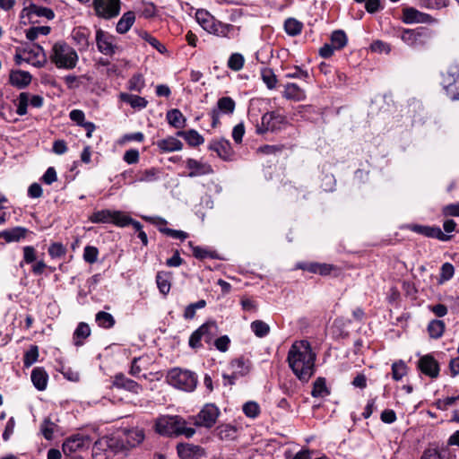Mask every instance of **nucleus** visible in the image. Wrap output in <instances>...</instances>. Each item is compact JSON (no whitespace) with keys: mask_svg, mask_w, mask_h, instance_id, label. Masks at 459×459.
<instances>
[{"mask_svg":"<svg viewBox=\"0 0 459 459\" xmlns=\"http://www.w3.org/2000/svg\"><path fill=\"white\" fill-rule=\"evenodd\" d=\"M316 358L309 342L303 340L291 345L287 360L294 375L300 381L307 382L314 375Z\"/></svg>","mask_w":459,"mask_h":459,"instance_id":"f257e3e1","label":"nucleus"},{"mask_svg":"<svg viewBox=\"0 0 459 459\" xmlns=\"http://www.w3.org/2000/svg\"><path fill=\"white\" fill-rule=\"evenodd\" d=\"M195 19L202 28L211 34L229 39L235 38L238 35V28L232 24L223 23L216 20L207 11L198 10L195 13Z\"/></svg>","mask_w":459,"mask_h":459,"instance_id":"f03ea898","label":"nucleus"},{"mask_svg":"<svg viewBox=\"0 0 459 459\" xmlns=\"http://www.w3.org/2000/svg\"><path fill=\"white\" fill-rule=\"evenodd\" d=\"M49 58L59 69H74L78 63L76 50L65 41L56 42L51 49Z\"/></svg>","mask_w":459,"mask_h":459,"instance_id":"7ed1b4c3","label":"nucleus"},{"mask_svg":"<svg viewBox=\"0 0 459 459\" xmlns=\"http://www.w3.org/2000/svg\"><path fill=\"white\" fill-rule=\"evenodd\" d=\"M166 379L170 385L186 392L194 391L197 385V377L195 373L178 368L170 369Z\"/></svg>","mask_w":459,"mask_h":459,"instance_id":"20e7f679","label":"nucleus"},{"mask_svg":"<svg viewBox=\"0 0 459 459\" xmlns=\"http://www.w3.org/2000/svg\"><path fill=\"white\" fill-rule=\"evenodd\" d=\"M433 32L426 27H418L416 29H403L400 39L407 46L419 48L426 46L430 40Z\"/></svg>","mask_w":459,"mask_h":459,"instance_id":"39448f33","label":"nucleus"},{"mask_svg":"<svg viewBox=\"0 0 459 459\" xmlns=\"http://www.w3.org/2000/svg\"><path fill=\"white\" fill-rule=\"evenodd\" d=\"M218 333L219 327L217 324L213 321L206 322L190 335L189 346L194 349L201 347V340H204L207 344H210Z\"/></svg>","mask_w":459,"mask_h":459,"instance_id":"423d86ee","label":"nucleus"},{"mask_svg":"<svg viewBox=\"0 0 459 459\" xmlns=\"http://www.w3.org/2000/svg\"><path fill=\"white\" fill-rule=\"evenodd\" d=\"M442 85L451 100H459V64L450 65L443 74Z\"/></svg>","mask_w":459,"mask_h":459,"instance_id":"0eeeda50","label":"nucleus"},{"mask_svg":"<svg viewBox=\"0 0 459 459\" xmlns=\"http://www.w3.org/2000/svg\"><path fill=\"white\" fill-rule=\"evenodd\" d=\"M92 4L96 15L105 20L115 18L120 13V0H93Z\"/></svg>","mask_w":459,"mask_h":459,"instance_id":"6e6552de","label":"nucleus"},{"mask_svg":"<svg viewBox=\"0 0 459 459\" xmlns=\"http://www.w3.org/2000/svg\"><path fill=\"white\" fill-rule=\"evenodd\" d=\"M219 408L213 403H206L195 417L194 424L197 427L211 429L220 416Z\"/></svg>","mask_w":459,"mask_h":459,"instance_id":"1a4fd4ad","label":"nucleus"},{"mask_svg":"<svg viewBox=\"0 0 459 459\" xmlns=\"http://www.w3.org/2000/svg\"><path fill=\"white\" fill-rule=\"evenodd\" d=\"M91 443V440L89 436L75 434L64 441L62 450L65 456H70L74 453L87 449Z\"/></svg>","mask_w":459,"mask_h":459,"instance_id":"9d476101","label":"nucleus"},{"mask_svg":"<svg viewBox=\"0 0 459 459\" xmlns=\"http://www.w3.org/2000/svg\"><path fill=\"white\" fill-rule=\"evenodd\" d=\"M181 425L182 418L178 416H163L157 420L155 429L163 436H178Z\"/></svg>","mask_w":459,"mask_h":459,"instance_id":"9b49d317","label":"nucleus"},{"mask_svg":"<svg viewBox=\"0 0 459 459\" xmlns=\"http://www.w3.org/2000/svg\"><path fill=\"white\" fill-rule=\"evenodd\" d=\"M285 123V117L276 112H267L261 118V125L257 126L256 132L259 134L267 132H275L281 129Z\"/></svg>","mask_w":459,"mask_h":459,"instance_id":"f8f14e48","label":"nucleus"},{"mask_svg":"<svg viewBox=\"0 0 459 459\" xmlns=\"http://www.w3.org/2000/svg\"><path fill=\"white\" fill-rule=\"evenodd\" d=\"M236 103L234 100L230 97H221L218 100L217 105L213 108L210 116L212 118V126L213 128L217 127L220 125V115H232L235 111Z\"/></svg>","mask_w":459,"mask_h":459,"instance_id":"ddd939ff","label":"nucleus"},{"mask_svg":"<svg viewBox=\"0 0 459 459\" xmlns=\"http://www.w3.org/2000/svg\"><path fill=\"white\" fill-rule=\"evenodd\" d=\"M176 450L180 459H203L207 457L206 449L193 443H178Z\"/></svg>","mask_w":459,"mask_h":459,"instance_id":"4468645a","label":"nucleus"},{"mask_svg":"<svg viewBox=\"0 0 459 459\" xmlns=\"http://www.w3.org/2000/svg\"><path fill=\"white\" fill-rule=\"evenodd\" d=\"M115 37L101 29L96 31V45L98 50L105 56H113L118 47L114 43Z\"/></svg>","mask_w":459,"mask_h":459,"instance_id":"2eb2a0df","label":"nucleus"},{"mask_svg":"<svg viewBox=\"0 0 459 459\" xmlns=\"http://www.w3.org/2000/svg\"><path fill=\"white\" fill-rule=\"evenodd\" d=\"M402 21L406 24L437 22V19L430 14L420 12L413 7H406L403 10Z\"/></svg>","mask_w":459,"mask_h":459,"instance_id":"dca6fc26","label":"nucleus"},{"mask_svg":"<svg viewBox=\"0 0 459 459\" xmlns=\"http://www.w3.org/2000/svg\"><path fill=\"white\" fill-rule=\"evenodd\" d=\"M208 149L216 152L217 155L224 160H231L234 156L231 143L225 138L212 140L208 145Z\"/></svg>","mask_w":459,"mask_h":459,"instance_id":"f3484780","label":"nucleus"},{"mask_svg":"<svg viewBox=\"0 0 459 459\" xmlns=\"http://www.w3.org/2000/svg\"><path fill=\"white\" fill-rule=\"evenodd\" d=\"M23 54L26 56L24 62L30 64L36 67H42L47 62V56L44 49L39 45H33L25 48Z\"/></svg>","mask_w":459,"mask_h":459,"instance_id":"a211bd4d","label":"nucleus"},{"mask_svg":"<svg viewBox=\"0 0 459 459\" xmlns=\"http://www.w3.org/2000/svg\"><path fill=\"white\" fill-rule=\"evenodd\" d=\"M410 230L420 235H423L431 238H437L441 241H447L451 238L450 236L444 233L437 226L413 224L410 226Z\"/></svg>","mask_w":459,"mask_h":459,"instance_id":"6ab92c4d","label":"nucleus"},{"mask_svg":"<svg viewBox=\"0 0 459 459\" xmlns=\"http://www.w3.org/2000/svg\"><path fill=\"white\" fill-rule=\"evenodd\" d=\"M418 368L424 375L431 378H436L439 375L438 362L430 354L424 355L419 359Z\"/></svg>","mask_w":459,"mask_h":459,"instance_id":"aec40b11","label":"nucleus"},{"mask_svg":"<svg viewBox=\"0 0 459 459\" xmlns=\"http://www.w3.org/2000/svg\"><path fill=\"white\" fill-rule=\"evenodd\" d=\"M186 166L189 169V178H195L213 173L212 167L209 163L202 162L195 159H187Z\"/></svg>","mask_w":459,"mask_h":459,"instance_id":"412c9836","label":"nucleus"},{"mask_svg":"<svg viewBox=\"0 0 459 459\" xmlns=\"http://www.w3.org/2000/svg\"><path fill=\"white\" fill-rule=\"evenodd\" d=\"M230 366L232 369L230 377L238 379L239 377L247 376L249 373L252 364L249 359L239 357L232 359Z\"/></svg>","mask_w":459,"mask_h":459,"instance_id":"4be33fe9","label":"nucleus"},{"mask_svg":"<svg viewBox=\"0 0 459 459\" xmlns=\"http://www.w3.org/2000/svg\"><path fill=\"white\" fill-rule=\"evenodd\" d=\"M31 15L37 17H45L48 20H52L55 17V13L52 9L39 6L35 4H30L28 7H25L22 11L21 18L24 19L25 16L30 18Z\"/></svg>","mask_w":459,"mask_h":459,"instance_id":"5701e85b","label":"nucleus"},{"mask_svg":"<svg viewBox=\"0 0 459 459\" xmlns=\"http://www.w3.org/2000/svg\"><path fill=\"white\" fill-rule=\"evenodd\" d=\"M91 31L86 27H77L72 30V39L80 51L87 50L90 46Z\"/></svg>","mask_w":459,"mask_h":459,"instance_id":"b1692460","label":"nucleus"},{"mask_svg":"<svg viewBox=\"0 0 459 459\" xmlns=\"http://www.w3.org/2000/svg\"><path fill=\"white\" fill-rule=\"evenodd\" d=\"M160 169L158 168H150L143 170H139L135 174L134 178L131 181V183H152L157 181L160 178Z\"/></svg>","mask_w":459,"mask_h":459,"instance_id":"393cba45","label":"nucleus"},{"mask_svg":"<svg viewBox=\"0 0 459 459\" xmlns=\"http://www.w3.org/2000/svg\"><path fill=\"white\" fill-rule=\"evenodd\" d=\"M282 97L293 101H302L306 99V92L296 83H287L284 86Z\"/></svg>","mask_w":459,"mask_h":459,"instance_id":"a878e982","label":"nucleus"},{"mask_svg":"<svg viewBox=\"0 0 459 459\" xmlns=\"http://www.w3.org/2000/svg\"><path fill=\"white\" fill-rule=\"evenodd\" d=\"M31 78V74L29 72L17 70L11 72L9 81L12 85L22 89L30 83Z\"/></svg>","mask_w":459,"mask_h":459,"instance_id":"bb28decb","label":"nucleus"},{"mask_svg":"<svg viewBox=\"0 0 459 459\" xmlns=\"http://www.w3.org/2000/svg\"><path fill=\"white\" fill-rule=\"evenodd\" d=\"M113 385L117 388H124L135 394H137L141 389V386L137 382L126 377V376L123 374H117L115 376Z\"/></svg>","mask_w":459,"mask_h":459,"instance_id":"cd10ccee","label":"nucleus"},{"mask_svg":"<svg viewBox=\"0 0 459 459\" xmlns=\"http://www.w3.org/2000/svg\"><path fill=\"white\" fill-rule=\"evenodd\" d=\"M27 231L28 230L23 227L4 230L0 232V238L4 239L7 243L17 242L26 237Z\"/></svg>","mask_w":459,"mask_h":459,"instance_id":"c85d7f7f","label":"nucleus"},{"mask_svg":"<svg viewBox=\"0 0 459 459\" xmlns=\"http://www.w3.org/2000/svg\"><path fill=\"white\" fill-rule=\"evenodd\" d=\"M123 434V440H125L126 445L130 447L136 446L144 439L143 430L140 429H125Z\"/></svg>","mask_w":459,"mask_h":459,"instance_id":"c756f323","label":"nucleus"},{"mask_svg":"<svg viewBox=\"0 0 459 459\" xmlns=\"http://www.w3.org/2000/svg\"><path fill=\"white\" fill-rule=\"evenodd\" d=\"M158 148L163 152L180 151L183 143L176 137L169 136L157 142Z\"/></svg>","mask_w":459,"mask_h":459,"instance_id":"7c9ffc66","label":"nucleus"},{"mask_svg":"<svg viewBox=\"0 0 459 459\" xmlns=\"http://www.w3.org/2000/svg\"><path fill=\"white\" fill-rule=\"evenodd\" d=\"M135 22V14L133 11L125 13L117 23L116 30L119 34L126 33Z\"/></svg>","mask_w":459,"mask_h":459,"instance_id":"2f4dec72","label":"nucleus"},{"mask_svg":"<svg viewBox=\"0 0 459 459\" xmlns=\"http://www.w3.org/2000/svg\"><path fill=\"white\" fill-rule=\"evenodd\" d=\"M172 273L170 272L160 271L156 274V283L160 293L167 295L171 287Z\"/></svg>","mask_w":459,"mask_h":459,"instance_id":"473e14b6","label":"nucleus"},{"mask_svg":"<svg viewBox=\"0 0 459 459\" xmlns=\"http://www.w3.org/2000/svg\"><path fill=\"white\" fill-rule=\"evenodd\" d=\"M30 377L34 386L38 390L43 391L46 389L48 384V374L42 368H35L31 372Z\"/></svg>","mask_w":459,"mask_h":459,"instance_id":"72a5a7b5","label":"nucleus"},{"mask_svg":"<svg viewBox=\"0 0 459 459\" xmlns=\"http://www.w3.org/2000/svg\"><path fill=\"white\" fill-rule=\"evenodd\" d=\"M91 335V328L88 324L81 322L74 333V343L75 346H82L83 340Z\"/></svg>","mask_w":459,"mask_h":459,"instance_id":"f704fd0d","label":"nucleus"},{"mask_svg":"<svg viewBox=\"0 0 459 459\" xmlns=\"http://www.w3.org/2000/svg\"><path fill=\"white\" fill-rule=\"evenodd\" d=\"M167 120L170 126L175 128H183L186 124V118L182 112L178 108L169 110L166 115Z\"/></svg>","mask_w":459,"mask_h":459,"instance_id":"c9c22d12","label":"nucleus"},{"mask_svg":"<svg viewBox=\"0 0 459 459\" xmlns=\"http://www.w3.org/2000/svg\"><path fill=\"white\" fill-rule=\"evenodd\" d=\"M120 99L124 102L130 104V106L134 108L142 109L146 108L148 105V101L143 97L137 95H132L123 92L120 94Z\"/></svg>","mask_w":459,"mask_h":459,"instance_id":"e433bc0d","label":"nucleus"},{"mask_svg":"<svg viewBox=\"0 0 459 459\" xmlns=\"http://www.w3.org/2000/svg\"><path fill=\"white\" fill-rule=\"evenodd\" d=\"M95 321L100 327L104 329H110L116 324L114 316L110 313L105 311L98 312L95 316Z\"/></svg>","mask_w":459,"mask_h":459,"instance_id":"4c0bfd02","label":"nucleus"},{"mask_svg":"<svg viewBox=\"0 0 459 459\" xmlns=\"http://www.w3.org/2000/svg\"><path fill=\"white\" fill-rule=\"evenodd\" d=\"M178 135L183 136L191 146H199L204 142V137L195 130L179 131Z\"/></svg>","mask_w":459,"mask_h":459,"instance_id":"58836bf2","label":"nucleus"},{"mask_svg":"<svg viewBox=\"0 0 459 459\" xmlns=\"http://www.w3.org/2000/svg\"><path fill=\"white\" fill-rule=\"evenodd\" d=\"M445 328L446 325L442 320L434 319L428 325L429 334L433 339L440 338L444 333Z\"/></svg>","mask_w":459,"mask_h":459,"instance_id":"ea45409f","label":"nucleus"},{"mask_svg":"<svg viewBox=\"0 0 459 459\" xmlns=\"http://www.w3.org/2000/svg\"><path fill=\"white\" fill-rule=\"evenodd\" d=\"M303 23L295 18H288L284 22L285 32L290 36H297L301 33Z\"/></svg>","mask_w":459,"mask_h":459,"instance_id":"a19ab883","label":"nucleus"},{"mask_svg":"<svg viewBox=\"0 0 459 459\" xmlns=\"http://www.w3.org/2000/svg\"><path fill=\"white\" fill-rule=\"evenodd\" d=\"M113 211L104 209L93 212L89 220L92 223H110L112 221Z\"/></svg>","mask_w":459,"mask_h":459,"instance_id":"79ce46f5","label":"nucleus"},{"mask_svg":"<svg viewBox=\"0 0 459 459\" xmlns=\"http://www.w3.org/2000/svg\"><path fill=\"white\" fill-rule=\"evenodd\" d=\"M330 394L324 377H318L313 384L311 394L313 397H324Z\"/></svg>","mask_w":459,"mask_h":459,"instance_id":"37998d69","label":"nucleus"},{"mask_svg":"<svg viewBox=\"0 0 459 459\" xmlns=\"http://www.w3.org/2000/svg\"><path fill=\"white\" fill-rule=\"evenodd\" d=\"M217 436L221 440H232L236 437L237 429L231 425L224 424L216 429Z\"/></svg>","mask_w":459,"mask_h":459,"instance_id":"c03bdc74","label":"nucleus"},{"mask_svg":"<svg viewBox=\"0 0 459 459\" xmlns=\"http://www.w3.org/2000/svg\"><path fill=\"white\" fill-rule=\"evenodd\" d=\"M251 330L259 338L266 336L270 332V326L262 320H255L251 323Z\"/></svg>","mask_w":459,"mask_h":459,"instance_id":"a18cd8bd","label":"nucleus"},{"mask_svg":"<svg viewBox=\"0 0 459 459\" xmlns=\"http://www.w3.org/2000/svg\"><path fill=\"white\" fill-rule=\"evenodd\" d=\"M347 41V36L343 30H334L331 35V44L336 49L343 48Z\"/></svg>","mask_w":459,"mask_h":459,"instance_id":"49530a36","label":"nucleus"},{"mask_svg":"<svg viewBox=\"0 0 459 459\" xmlns=\"http://www.w3.org/2000/svg\"><path fill=\"white\" fill-rule=\"evenodd\" d=\"M145 86V81L142 74H134L128 81L130 91L140 92Z\"/></svg>","mask_w":459,"mask_h":459,"instance_id":"de8ad7c7","label":"nucleus"},{"mask_svg":"<svg viewBox=\"0 0 459 459\" xmlns=\"http://www.w3.org/2000/svg\"><path fill=\"white\" fill-rule=\"evenodd\" d=\"M132 218L120 211H113L111 223L118 227H126L130 225Z\"/></svg>","mask_w":459,"mask_h":459,"instance_id":"09e8293b","label":"nucleus"},{"mask_svg":"<svg viewBox=\"0 0 459 459\" xmlns=\"http://www.w3.org/2000/svg\"><path fill=\"white\" fill-rule=\"evenodd\" d=\"M39 357V349L38 346L32 345L30 348L25 352L23 357V364L25 367H30L34 364Z\"/></svg>","mask_w":459,"mask_h":459,"instance_id":"8fccbe9b","label":"nucleus"},{"mask_svg":"<svg viewBox=\"0 0 459 459\" xmlns=\"http://www.w3.org/2000/svg\"><path fill=\"white\" fill-rule=\"evenodd\" d=\"M244 57L241 54L234 53L228 60V66L233 71H239L244 66Z\"/></svg>","mask_w":459,"mask_h":459,"instance_id":"3c124183","label":"nucleus"},{"mask_svg":"<svg viewBox=\"0 0 459 459\" xmlns=\"http://www.w3.org/2000/svg\"><path fill=\"white\" fill-rule=\"evenodd\" d=\"M262 79L268 89L272 90L275 88L277 84V77L272 69H264L262 71Z\"/></svg>","mask_w":459,"mask_h":459,"instance_id":"603ef678","label":"nucleus"},{"mask_svg":"<svg viewBox=\"0 0 459 459\" xmlns=\"http://www.w3.org/2000/svg\"><path fill=\"white\" fill-rule=\"evenodd\" d=\"M393 378L396 381L401 380L407 374V367L403 361L394 362L392 365Z\"/></svg>","mask_w":459,"mask_h":459,"instance_id":"864d4df0","label":"nucleus"},{"mask_svg":"<svg viewBox=\"0 0 459 459\" xmlns=\"http://www.w3.org/2000/svg\"><path fill=\"white\" fill-rule=\"evenodd\" d=\"M55 426V423L52 422L49 418H46L42 421L40 425V431L47 440H51L53 438Z\"/></svg>","mask_w":459,"mask_h":459,"instance_id":"5fc2aeb1","label":"nucleus"},{"mask_svg":"<svg viewBox=\"0 0 459 459\" xmlns=\"http://www.w3.org/2000/svg\"><path fill=\"white\" fill-rule=\"evenodd\" d=\"M159 231L176 239L185 240L188 238V234L183 230H173L167 227H160Z\"/></svg>","mask_w":459,"mask_h":459,"instance_id":"6e6d98bb","label":"nucleus"},{"mask_svg":"<svg viewBox=\"0 0 459 459\" xmlns=\"http://www.w3.org/2000/svg\"><path fill=\"white\" fill-rule=\"evenodd\" d=\"M243 412L247 417L255 419L260 413V407L255 402H247L243 405Z\"/></svg>","mask_w":459,"mask_h":459,"instance_id":"4d7b16f0","label":"nucleus"},{"mask_svg":"<svg viewBox=\"0 0 459 459\" xmlns=\"http://www.w3.org/2000/svg\"><path fill=\"white\" fill-rule=\"evenodd\" d=\"M99 250L96 247L86 246L83 250V259L89 264H94L98 260Z\"/></svg>","mask_w":459,"mask_h":459,"instance_id":"13d9d810","label":"nucleus"},{"mask_svg":"<svg viewBox=\"0 0 459 459\" xmlns=\"http://www.w3.org/2000/svg\"><path fill=\"white\" fill-rule=\"evenodd\" d=\"M66 249L62 243H52L48 247V254L52 258H59L65 255Z\"/></svg>","mask_w":459,"mask_h":459,"instance_id":"bf43d9fd","label":"nucleus"},{"mask_svg":"<svg viewBox=\"0 0 459 459\" xmlns=\"http://www.w3.org/2000/svg\"><path fill=\"white\" fill-rule=\"evenodd\" d=\"M28 104H29V93L22 92L18 98V105H17V108H16V113L20 116L26 115Z\"/></svg>","mask_w":459,"mask_h":459,"instance_id":"052dcab7","label":"nucleus"},{"mask_svg":"<svg viewBox=\"0 0 459 459\" xmlns=\"http://www.w3.org/2000/svg\"><path fill=\"white\" fill-rule=\"evenodd\" d=\"M141 37L148 42L151 46H152L155 49H157L160 53H163L166 50L164 45H162L156 38L152 37L147 32H143Z\"/></svg>","mask_w":459,"mask_h":459,"instance_id":"680f3d73","label":"nucleus"},{"mask_svg":"<svg viewBox=\"0 0 459 459\" xmlns=\"http://www.w3.org/2000/svg\"><path fill=\"white\" fill-rule=\"evenodd\" d=\"M455 273L454 265L450 263H445L441 266V272H440V281H449L453 276Z\"/></svg>","mask_w":459,"mask_h":459,"instance_id":"e2e57ef3","label":"nucleus"},{"mask_svg":"<svg viewBox=\"0 0 459 459\" xmlns=\"http://www.w3.org/2000/svg\"><path fill=\"white\" fill-rule=\"evenodd\" d=\"M420 459H444V455L437 447H428L423 451Z\"/></svg>","mask_w":459,"mask_h":459,"instance_id":"0e129e2a","label":"nucleus"},{"mask_svg":"<svg viewBox=\"0 0 459 459\" xmlns=\"http://www.w3.org/2000/svg\"><path fill=\"white\" fill-rule=\"evenodd\" d=\"M442 214L446 217H459V202L444 206L442 208Z\"/></svg>","mask_w":459,"mask_h":459,"instance_id":"69168bd1","label":"nucleus"},{"mask_svg":"<svg viewBox=\"0 0 459 459\" xmlns=\"http://www.w3.org/2000/svg\"><path fill=\"white\" fill-rule=\"evenodd\" d=\"M230 343V340L228 335H223L214 340V346L221 352L229 350Z\"/></svg>","mask_w":459,"mask_h":459,"instance_id":"338daca9","label":"nucleus"},{"mask_svg":"<svg viewBox=\"0 0 459 459\" xmlns=\"http://www.w3.org/2000/svg\"><path fill=\"white\" fill-rule=\"evenodd\" d=\"M245 134V126L243 123H239L233 127L232 138L238 144L242 143L243 136Z\"/></svg>","mask_w":459,"mask_h":459,"instance_id":"774afa93","label":"nucleus"}]
</instances>
